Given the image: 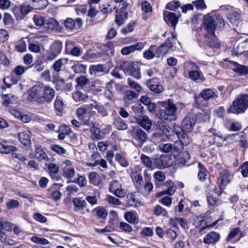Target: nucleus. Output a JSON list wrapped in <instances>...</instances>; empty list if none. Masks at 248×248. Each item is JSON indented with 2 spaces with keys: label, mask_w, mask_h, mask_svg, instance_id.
Listing matches in <instances>:
<instances>
[{
  "label": "nucleus",
  "mask_w": 248,
  "mask_h": 248,
  "mask_svg": "<svg viewBox=\"0 0 248 248\" xmlns=\"http://www.w3.org/2000/svg\"><path fill=\"white\" fill-rule=\"evenodd\" d=\"M87 109L85 108L84 105H82L80 108H77L76 110V114L77 117L80 120H83V123L85 125H88L89 124V120H83L84 116L86 114Z\"/></svg>",
  "instance_id": "obj_36"
},
{
  "label": "nucleus",
  "mask_w": 248,
  "mask_h": 248,
  "mask_svg": "<svg viewBox=\"0 0 248 248\" xmlns=\"http://www.w3.org/2000/svg\"><path fill=\"white\" fill-rule=\"evenodd\" d=\"M68 59L65 58H61L55 61L51 67L53 70L52 77L55 81H58L59 78V74L62 70L63 67L68 63Z\"/></svg>",
  "instance_id": "obj_10"
},
{
  "label": "nucleus",
  "mask_w": 248,
  "mask_h": 248,
  "mask_svg": "<svg viewBox=\"0 0 248 248\" xmlns=\"http://www.w3.org/2000/svg\"><path fill=\"white\" fill-rule=\"evenodd\" d=\"M17 151V148L15 146L0 143V153L6 154L11 153L13 158H17L21 161L26 160V156L16 153Z\"/></svg>",
  "instance_id": "obj_9"
},
{
  "label": "nucleus",
  "mask_w": 248,
  "mask_h": 248,
  "mask_svg": "<svg viewBox=\"0 0 248 248\" xmlns=\"http://www.w3.org/2000/svg\"><path fill=\"white\" fill-rule=\"evenodd\" d=\"M172 42L170 38L167 39L165 42L159 46L155 45L156 57L164 55L167 53L172 47Z\"/></svg>",
  "instance_id": "obj_15"
},
{
  "label": "nucleus",
  "mask_w": 248,
  "mask_h": 248,
  "mask_svg": "<svg viewBox=\"0 0 248 248\" xmlns=\"http://www.w3.org/2000/svg\"><path fill=\"white\" fill-rule=\"evenodd\" d=\"M225 25L224 21L220 16H205L204 17V27L207 34H214L216 27L221 28Z\"/></svg>",
  "instance_id": "obj_4"
},
{
  "label": "nucleus",
  "mask_w": 248,
  "mask_h": 248,
  "mask_svg": "<svg viewBox=\"0 0 248 248\" xmlns=\"http://www.w3.org/2000/svg\"><path fill=\"white\" fill-rule=\"evenodd\" d=\"M180 2L179 0H173L167 4L166 8L170 10L174 11L180 7Z\"/></svg>",
  "instance_id": "obj_56"
},
{
  "label": "nucleus",
  "mask_w": 248,
  "mask_h": 248,
  "mask_svg": "<svg viewBox=\"0 0 248 248\" xmlns=\"http://www.w3.org/2000/svg\"><path fill=\"white\" fill-rule=\"evenodd\" d=\"M93 211H95L96 215L101 218H105L108 215L106 210L102 207H96L93 210Z\"/></svg>",
  "instance_id": "obj_57"
},
{
  "label": "nucleus",
  "mask_w": 248,
  "mask_h": 248,
  "mask_svg": "<svg viewBox=\"0 0 248 248\" xmlns=\"http://www.w3.org/2000/svg\"><path fill=\"white\" fill-rule=\"evenodd\" d=\"M170 157L166 155H161L154 159V164L158 169H164L170 166Z\"/></svg>",
  "instance_id": "obj_14"
},
{
  "label": "nucleus",
  "mask_w": 248,
  "mask_h": 248,
  "mask_svg": "<svg viewBox=\"0 0 248 248\" xmlns=\"http://www.w3.org/2000/svg\"><path fill=\"white\" fill-rule=\"evenodd\" d=\"M19 205V202L17 200L14 199H10L6 203V208L8 210L17 208Z\"/></svg>",
  "instance_id": "obj_48"
},
{
  "label": "nucleus",
  "mask_w": 248,
  "mask_h": 248,
  "mask_svg": "<svg viewBox=\"0 0 248 248\" xmlns=\"http://www.w3.org/2000/svg\"><path fill=\"white\" fill-rule=\"evenodd\" d=\"M15 49L19 52H24L27 50V46L25 41H20L15 46Z\"/></svg>",
  "instance_id": "obj_63"
},
{
  "label": "nucleus",
  "mask_w": 248,
  "mask_h": 248,
  "mask_svg": "<svg viewBox=\"0 0 248 248\" xmlns=\"http://www.w3.org/2000/svg\"><path fill=\"white\" fill-rule=\"evenodd\" d=\"M113 124L119 130H125L128 128L127 124L120 117L115 118Z\"/></svg>",
  "instance_id": "obj_35"
},
{
  "label": "nucleus",
  "mask_w": 248,
  "mask_h": 248,
  "mask_svg": "<svg viewBox=\"0 0 248 248\" xmlns=\"http://www.w3.org/2000/svg\"><path fill=\"white\" fill-rule=\"evenodd\" d=\"M87 97L85 94L80 91H77L73 94V98L76 102L84 100Z\"/></svg>",
  "instance_id": "obj_59"
},
{
  "label": "nucleus",
  "mask_w": 248,
  "mask_h": 248,
  "mask_svg": "<svg viewBox=\"0 0 248 248\" xmlns=\"http://www.w3.org/2000/svg\"><path fill=\"white\" fill-rule=\"evenodd\" d=\"M63 23L66 30H73L76 27L81 28L83 24V21L80 17L77 18L75 20L69 17L64 20Z\"/></svg>",
  "instance_id": "obj_16"
},
{
  "label": "nucleus",
  "mask_w": 248,
  "mask_h": 248,
  "mask_svg": "<svg viewBox=\"0 0 248 248\" xmlns=\"http://www.w3.org/2000/svg\"><path fill=\"white\" fill-rule=\"evenodd\" d=\"M195 104L196 107L198 108H201L202 107H206L207 105V100L203 99L200 95L195 97Z\"/></svg>",
  "instance_id": "obj_64"
},
{
  "label": "nucleus",
  "mask_w": 248,
  "mask_h": 248,
  "mask_svg": "<svg viewBox=\"0 0 248 248\" xmlns=\"http://www.w3.org/2000/svg\"><path fill=\"white\" fill-rule=\"evenodd\" d=\"M140 158L142 163L146 168L151 170L153 169V161L150 157L144 154H142L140 155Z\"/></svg>",
  "instance_id": "obj_47"
},
{
  "label": "nucleus",
  "mask_w": 248,
  "mask_h": 248,
  "mask_svg": "<svg viewBox=\"0 0 248 248\" xmlns=\"http://www.w3.org/2000/svg\"><path fill=\"white\" fill-rule=\"evenodd\" d=\"M3 23L5 25L12 26L14 24V19L12 16L8 13H5L3 19Z\"/></svg>",
  "instance_id": "obj_61"
},
{
  "label": "nucleus",
  "mask_w": 248,
  "mask_h": 248,
  "mask_svg": "<svg viewBox=\"0 0 248 248\" xmlns=\"http://www.w3.org/2000/svg\"><path fill=\"white\" fill-rule=\"evenodd\" d=\"M89 179L90 183L95 186H99L101 183V179L99 175L95 172H92L89 174Z\"/></svg>",
  "instance_id": "obj_46"
},
{
  "label": "nucleus",
  "mask_w": 248,
  "mask_h": 248,
  "mask_svg": "<svg viewBox=\"0 0 248 248\" xmlns=\"http://www.w3.org/2000/svg\"><path fill=\"white\" fill-rule=\"evenodd\" d=\"M89 72L92 75H97L101 72L108 73V70L103 64L93 65L90 67Z\"/></svg>",
  "instance_id": "obj_26"
},
{
  "label": "nucleus",
  "mask_w": 248,
  "mask_h": 248,
  "mask_svg": "<svg viewBox=\"0 0 248 248\" xmlns=\"http://www.w3.org/2000/svg\"><path fill=\"white\" fill-rule=\"evenodd\" d=\"M31 133L30 132H28V133L22 132H20L18 134V139L21 144L25 146H28L31 145Z\"/></svg>",
  "instance_id": "obj_24"
},
{
  "label": "nucleus",
  "mask_w": 248,
  "mask_h": 248,
  "mask_svg": "<svg viewBox=\"0 0 248 248\" xmlns=\"http://www.w3.org/2000/svg\"><path fill=\"white\" fill-rule=\"evenodd\" d=\"M115 159L122 167H127L129 165L128 161L120 154H116Z\"/></svg>",
  "instance_id": "obj_53"
},
{
  "label": "nucleus",
  "mask_w": 248,
  "mask_h": 248,
  "mask_svg": "<svg viewBox=\"0 0 248 248\" xmlns=\"http://www.w3.org/2000/svg\"><path fill=\"white\" fill-rule=\"evenodd\" d=\"M33 242L38 243L41 245H47L49 244V241L46 238L40 237L37 236H33L31 239Z\"/></svg>",
  "instance_id": "obj_60"
},
{
  "label": "nucleus",
  "mask_w": 248,
  "mask_h": 248,
  "mask_svg": "<svg viewBox=\"0 0 248 248\" xmlns=\"http://www.w3.org/2000/svg\"><path fill=\"white\" fill-rule=\"evenodd\" d=\"M31 11V7L27 4H22L20 8H16L13 10L14 15L16 19H21Z\"/></svg>",
  "instance_id": "obj_17"
},
{
  "label": "nucleus",
  "mask_w": 248,
  "mask_h": 248,
  "mask_svg": "<svg viewBox=\"0 0 248 248\" xmlns=\"http://www.w3.org/2000/svg\"><path fill=\"white\" fill-rule=\"evenodd\" d=\"M106 201L110 204L114 205H119L122 204L121 202L119 200V199L107 195Z\"/></svg>",
  "instance_id": "obj_58"
},
{
  "label": "nucleus",
  "mask_w": 248,
  "mask_h": 248,
  "mask_svg": "<svg viewBox=\"0 0 248 248\" xmlns=\"http://www.w3.org/2000/svg\"><path fill=\"white\" fill-rule=\"evenodd\" d=\"M177 135L179 140L175 143L174 148L176 150L181 151L183 149L184 146H186L189 143L190 140L184 130H181Z\"/></svg>",
  "instance_id": "obj_11"
},
{
  "label": "nucleus",
  "mask_w": 248,
  "mask_h": 248,
  "mask_svg": "<svg viewBox=\"0 0 248 248\" xmlns=\"http://www.w3.org/2000/svg\"><path fill=\"white\" fill-rule=\"evenodd\" d=\"M27 100L39 104L51 103L55 96V91L49 85H36L27 92Z\"/></svg>",
  "instance_id": "obj_1"
},
{
  "label": "nucleus",
  "mask_w": 248,
  "mask_h": 248,
  "mask_svg": "<svg viewBox=\"0 0 248 248\" xmlns=\"http://www.w3.org/2000/svg\"><path fill=\"white\" fill-rule=\"evenodd\" d=\"M178 230L172 229L171 228L168 229L166 231V236L168 239L171 241L174 240L177 237V231Z\"/></svg>",
  "instance_id": "obj_55"
},
{
  "label": "nucleus",
  "mask_w": 248,
  "mask_h": 248,
  "mask_svg": "<svg viewBox=\"0 0 248 248\" xmlns=\"http://www.w3.org/2000/svg\"><path fill=\"white\" fill-rule=\"evenodd\" d=\"M145 184L144 185V189L146 192L150 193L153 189V185L151 182V177L146 171L144 172Z\"/></svg>",
  "instance_id": "obj_34"
},
{
  "label": "nucleus",
  "mask_w": 248,
  "mask_h": 248,
  "mask_svg": "<svg viewBox=\"0 0 248 248\" xmlns=\"http://www.w3.org/2000/svg\"><path fill=\"white\" fill-rule=\"evenodd\" d=\"M248 108V94H241L237 96L227 109L228 113H244Z\"/></svg>",
  "instance_id": "obj_3"
},
{
  "label": "nucleus",
  "mask_w": 248,
  "mask_h": 248,
  "mask_svg": "<svg viewBox=\"0 0 248 248\" xmlns=\"http://www.w3.org/2000/svg\"><path fill=\"white\" fill-rule=\"evenodd\" d=\"M154 177L155 178V182L156 186L157 187H160L159 183L163 182L166 179V176L164 172L160 170L155 172L154 174Z\"/></svg>",
  "instance_id": "obj_44"
},
{
  "label": "nucleus",
  "mask_w": 248,
  "mask_h": 248,
  "mask_svg": "<svg viewBox=\"0 0 248 248\" xmlns=\"http://www.w3.org/2000/svg\"><path fill=\"white\" fill-rule=\"evenodd\" d=\"M146 43V42H138L136 44L125 46L121 49V53L124 55H127L136 50H141L143 48Z\"/></svg>",
  "instance_id": "obj_19"
},
{
  "label": "nucleus",
  "mask_w": 248,
  "mask_h": 248,
  "mask_svg": "<svg viewBox=\"0 0 248 248\" xmlns=\"http://www.w3.org/2000/svg\"><path fill=\"white\" fill-rule=\"evenodd\" d=\"M136 122L140 126L147 130L151 129L152 121L149 117L146 115H141L136 118Z\"/></svg>",
  "instance_id": "obj_20"
},
{
  "label": "nucleus",
  "mask_w": 248,
  "mask_h": 248,
  "mask_svg": "<svg viewBox=\"0 0 248 248\" xmlns=\"http://www.w3.org/2000/svg\"><path fill=\"white\" fill-rule=\"evenodd\" d=\"M143 57L146 60H151L156 57L155 45H151L149 49L143 53Z\"/></svg>",
  "instance_id": "obj_38"
},
{
  "label": "nucleus",
  "mask_w": 248,
  "mask_h": 248,
  "mask_svg": "<svg viewBox=\"0 0 248 248\" xmlns=\"http://www.w3.org/2000/svg\"><path fill=\"white\" fill-rule=\"evenodd\" d=\"M58 25L59 23L57 21L53 18H50L46 23L45 22L44 27L47 30H53Z\"/></svg>",
  "instance_id": "obj_49"
},
{
  "label": "nucleus",
  "mask_w": 248,
  "mask_h": 248,
  "mask_svg": "<svg viewBox=\"0 0 248 248\" xmlns=\"http://www.w3.org/2000/svg\"><path fill=\"white\" fill-rule=\"evenodd\" d=\"M1 97L3 99V101H2V104L5 106H7L9 104L13 103L11 98H15V96L11 94L2 93L1 95Z\"/></svg>",
  "instance_id": "obj_52"
},
{
  "label": "nucleus",
  "mask_w": 248,
  "mask_h": 248,
  "mask_svg": "<svg viewBox=\"0 0 248 248\" xmlns=\"http://www.w3.org/2000/svg\"><path fill=\"white\" fill-rule=\"evenodd\" d=\"M33 19L34 24L39 28L43 26H45L46 21L44 17L39 15H35Z\"/></svg>",
  "instance_id": "obj_50"
},
{
  "label": "nucleus",
  "mask_w": 248,
  "mask_h": 248,
  "mask_svg": "<svg viewBox=\"0 0 248 248\" xmlns=\"http://www.w3.org/2000/svg\"><path fill=\"white\" fill-rule=\"evenodd\" d=\"M87 65L82 64L79 62L75 63L71 66V69L73 70L75 73L76 74H83L86 72Z\"/></svg>",
  "instance_id": "obj_42"
},
{
  "label": "nucleus",
  "mask_w": 248,
  "mask_h": 248,
  "mask_svg": "<svg viewBox=\"0 0 248 248\" xmlns=\"http://www.w3.org/2000/svg\"><path fill=\"white\" fill-rule=\"evenodd\" d=\"M49 173L52 179L55 181H59L61 177L58 175L59 168L58 165L54 163H50L47 167Z\"/></svg>",
  "instance_id": "obj_22"
},
{
  "label": "nucleus",
  "mask_w": 248,
  "mask_h": 248,
  "mask_svg": "<svg viewBox=\"0 0 248 248\" xmlns=\"http://www.w3.org/2000/svg\"><path fill=\"white\" fill-rule=\"evenodd\" d=\"M54 105L57 115H62L65 107L63 100L61 97L57 96L55 100Z\"/></svg>",
  "instance_id": "obj_27"
},
{
  "label": "nucleus",
  "mask_w": 248,
  "mask_h": 248,
  "mask_svg": "<svg viewBox=\"0 0 248 248\" xmlns=\"http://www.w3.org/2000/svg\"><path fill=\"white\" fill-rule=\"evenodd\" d=\"M200 96L205 100H209L211 98L217 96L216 93L211 89H205L201 91Z\"/></svg>",
  "instance_id": "obj_29"
},
{
  "label": "nucleus",
  "mask_w": 248,
  "mask_h": 248,
  "mask_svg": "<svg viewBox=\"0 0 248 248\" xmlns=\"http://www.w3.org/2000/svg\"><path fill=\"white\" fill-rule=\"evenodd\" d=\"M73 202L75 208L74 210L76 212L81 211L87 205L86 201L81 198H75L73 199Z\"/></svg>",
  "instance_id": "obj_33"
},
{
  "label": "nucleus",
  "mask_w": 248,
  "mask_h": 248,
  "mask_svg": "<svg viewBox=\"0 0 248 248\" xmlns=\"http://www.w3.org/2000/svg\"><path fill=\"white\" fill-rule=\"evenodd\" d=\"M205 40L209 46L212 47H218L219 43L214 34H207L205 35Z\"/></svg>",
  "instance_id": "obj_32"
},
{
  "label": "nucleus",
  "mask_w": 248,
  "mask_h": 248,
  "mask_svg": "<svg viewBox=\"0 0 248 248\" xmlns=\"http://www.w3.org/2000/svg\"><path fill=\"white\" fill-rule=\"evenodd\" d=\"M154 214L156 216L169 217L168 213L166 209L158 204L155 206L154 210Z\"/></svg>",
  "instance_id": "obj_45"
},
{
  "label": "nucleus",
  "mask_w": 248,
  "mask_h": 248,
  "mask_svg": "<svg viewBox=\"0 0 248 248\" xmlns=\"http://www.w3.org/2000/svg\"><path fill=\"white\" fill-rule=\"evenodd\" d=\"M232 70L241 76L248 74V66L241 65L236 62H233Z\"/></svg>",
  "instance_id": "obj_30"
},
{
  "label": "nucleus",
  "mask_w": 248,
  "mask_h": 248,
  "mask_svg": "<svg viewBox=\"0 0 248 248\" xmlns=\"http://www.w3.org/2000/svg\"><path fill=\"white\" fill-rule=\"evenodd\" d=\"M125 219L129 223L137 224L139 221L137 213L135 211L126 212L124 215Z\"/></svg>",
  "instance_id": "obj_25"
},
{
  "label": "nucleus",
  "mask_w": 248,
  "mask_h": 248,
  "mask_svg": "<svg viewBox=\"0 0 248 248\" xmlns=\"http://www.w3.org/2000/svg\"><path fill=\"white\" fill-rule=\"evenodd\" d=\"M158 127L166 135L170 133V128L164 122L159 121L157 123Z\"/></svg>",
  "instance_id": "obj_51"
},
{
  "label": "nucleus",
  "mask_w": 248,
  "mask_h": 248,
  "mask_svg": "<svg viewBox=\"0 0 248 248\" xmlns=\"http://www.w3.org/2000/svg\"><path fill=\"white\" fill-rule=\"evenodd\" d=\"M220 238V235L217 232L211 231L203 238V242L207 245H214L217 243Z\"/></svg>",
  "instance_id": "obj_18"
},
{
  "label": "nucleus",
  "mask_w": 248,
  "mask_h": 248,
  "mask_svg": "<svg viewBox=\"0 0 248 248\" xmlns=\"http://www.w3.org/2000/svg\"><path fill=\"white\" fill-rule=\"evenodd\" d=\"M92 134V138L93 140H99L103 139L105 137L104 133L95 125H93L90 129Z\"/></svg>",
  "instance_id": "obj_28"
},
{
  "label": "nucleus",
  "mask_w": 248,
  "mask_h": 248,
  "mask_svg": "<svg viewBox=\"0 0 248 248\" xmlns=\"http://www.w3.org/2000/svg\"><path fill=\"white\" fill-rule=\"evenodd\" d=\"M76 171L74 168L65 166L63 168V176L67 179L72 178L75 175Z\"/></svg>",
  "instance_id": "obj_43"
},
{
  "label": "nucleus",
  "mask_w": 248,
  "mask_h": 248,
  "mask_svg": "<svg viewBox=\"0 0 248 248\" xmlns=\"http://www.w3.org/2000/svg\"><path fill=\"white\" fill-rule=\"evenodd\" d=\"M131 178L134 183L138 185H141L143 182V178L140 173L135 172L131 175Z\"/></svg>",
  "instance_id": "obj_54"
},
{
  "label": "nucleus",
  "mask_w": 248,
  "mask_h": 248,
  "mask_svg": "<svg viewBox=\"0 0 248 248\" xmlns=\"http://www.w3.org/2000/svg\"><path fill=\"white\" fill-rule=\"evenodd\" d=\"M231 178L230 172L228 170L223 169L220 171L217 178V184L219 187L218 190L215 187V192L218 195L222 194L228 184L231 183Z\"/></svg>",
  "instance_id": "obj_7"
},
{
  "label": "nucleus",
  "mask_w": 248,
  "mask_h": 248,
  "mask_svg": "<svg viewBox=\"0 0 248 248\" xmlns=\"http://www.w3.org/2000/svg\"><path fill=\"white\" fill-rule=\"evenodd\" d=\"M35 156L36 158L40 161L49 160L46 154L40 147H36L35 148Z\"/></svg>",
  "instance_id": "obj_41"
},
{
  "label": "nucleus",
  "mask_w": 248,
  "mask_h": 248,
  "mask_svg": "<svg viewBox=\"0 0 248 248\" xmlns=\"http://www.w3.org/2000/svg\"><path fill=\"white\" fill-rule=\"evenodd\" d=\"M180 15L176 16L175 14L168 11H165L163 13V17L165 22L169 26H171L175 30Z\"/></svg>",
  "instance_id": "obj_13"
},
{
  "label": "nucleus",
  "mask_w": 248,
  "mask_h": 248,
  "mask_svg": "<svg viewBox=\"0 0 248 248\" xmlns=\"http://www.w3.org/2000/svg\"><path fill=\"white\" fill-rule=\"evenodd\" d=\"M193 114H187L182 121L183 128L187 132H190L193 129L196 123V118Z\"/></svg>",
  "instance_id": "obj_12"
},
{
  "label": "nucleus",
  "mask_w": 248,
  "mask_h": 248,
  "mask_svg": "<svg viewBox=\"0 0 248 248\" xmlns=\"http://www.w3.org/2000/svg\"><path fill=\"white\" fill-rule=\"evenodd\" d=\"M33 8L41 10L46 8L48 5L47 0H30Z\"/></svg>",
  "instance_id": "obj_31"
},
{
  "label": "nucleus",
  "mask_w": 248,
  "mask_h": 248,
  "mask_svg": "<svg viewBox=\"0 0 248 248\" xmlns=\"http://www.w3.org/2000/svg\"><path fill=\"white\" fill-rule=\"evenodd\" d=\"M121 68L126 74L137 79L141 78L140 67L137 62H124L121 65Z\"/></svg>",
  "instance_id": "obj_8"
},
{
  "label": "nucleus",
  "mask_w": 248,
  "mask_h": 248,
  "mask_svg": "<svg viewBox=\"0 0 248 248\" xmlns=\"http://www.w3.org/2000/svg\"><path fill=\"white\" fill-rule=\"evenodd\" d=\"M164 185L167 187V189L159 192L158 194V196H162L164 194L171 196L176 191V186L172 181L168 180L166 181Z\"/></svg>",
  "instance_id": "obj_23"
},
{
  "label": "nucleus",
  "mask_w": 248,
  "mask_h": 248,
  "mask_svg": "<svg viewBox=\"0 0 248 248\" xmlns=\"http://www.w3.org/2000/svg\"><path fill=\"white\" fill-rule=\"evenodd\" d=\"M188 75L190 78L194 81H203L205 80L202 73L198 70L190 71L188 72Z\"/></svg>",
  "instance_id": "obj_37"
},
{
  "label": "nucleus",
  "mask_w": 248,
  "mask_h": 248,
  "mask_svg": "<svg viewBox=\"0 0 248 248\" xmlns=\"http://www.w3.org/2000/svg\"><path fill=\"white\" fill-rule=\"evenodd\" d=\"M127 198L128 199L127 203L129 206L137 207L141 205V202L136 199L135 194H130L127 195Z\"/></svg>",
  "instance_id": "obj_40"
},
{
  "label": "nucleus",
  "mask_w": 248,
  "mask_h": 248,
  "mask_svg": "<svg viewBox=\"0 0 248 248\" xmlns=\"http://www.w3.org/2000/svg\"><path fill=\"white\" fill-rule=\"evenodd\" d=\"M161 108L156 114V117L162 120L172 121L176 120L177 108L170 99L166 101H158Z\"/></svg>",
  "instance_id": "obj_2"
},
{
  "label": "nucleus",
  "mask_w": 248,
  "mask_h": 248,
  "mask_svg": "<svg viewBox=\"0 0 248 248\" xmlns=\"http://www.w3.org/2000/svg\"><path fill=\"white\" fill-rule=\"evenodd\" d=\"M135 25V22H130L126 27L123 28L121 30L122 33L126 34L133 31L134 30Z\"/></svg>",
  "instance_id": "obj_62"
},
{
  "label": "nucleus",
  "mask_w": 248,
  "mask_h": 248,
  "mask_svg": "<svg viewBox=\"0 0 248 248\" xmlns=\"http://www.w3.org/2000/svg\"><path fill=\"white\" fill-rule=\"evenodd\" d=\"M63 46L60 41H55L49 46L44 55L46 62H52L55 60L62 52Z\"/></svg>",
  "instance_id": "obj_6"
},
{
  "label": "nucleus",
  "mask_w": 248,
  "mask_h": 248,
  "mask_svg": "<svg viewBox=\"0 0 248 248\" xmlns=\"http://www.w3.org/2000/svg\"><path fill=\"white\" fill-rule=\"evenodd\" d=\"M132 136L136 140L140 141L142 143L147 141L148 135L140 128L135 129L132 132Z\"/></svg>",
  "instance_id": "obj_21"
},
{
  "label": "nucleus",
  "mask_w": 248,
  "mask_h": 248,
  "mask_svg": "<svg viewBox=\"0 0 248 248\" xmlns=\"http://www.w3.org/2000/svg\"><path fill=\"white\" fill-rule=\"evenodd\" d=\"M153 81V80H148L147 81V85L150 90L155 93H161L163 90V86L159 84H154Z\"/></svg>",
  "instance_id": "obj_39"
},
{
  "label": "nucleus",
  "mask_w": 248,
  "mask_h": 248,
  "mask_svg": "<svg viewBox=\"0 0 248 248\" xmlns=\"http://www.w3.org/2000/svg\"><path fill=\"white\" fill-rule=\"evenodd\" d=\"M30 67H25L22 65H17L12 71L10 76L4 78L3 83L8 88L13 84H16L21 78V76Z\"/></svg>",
  "instance_id": "obj_5"
}]
</instances>
